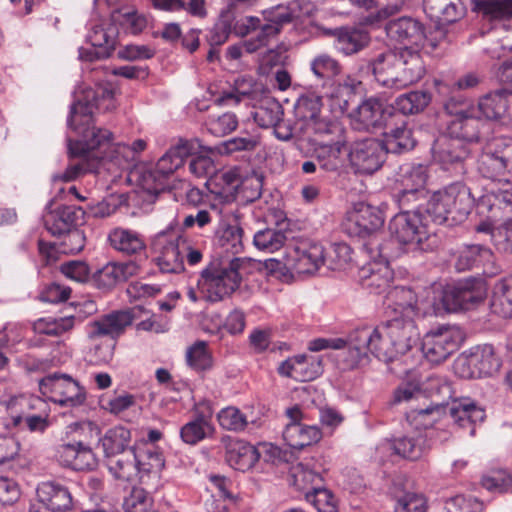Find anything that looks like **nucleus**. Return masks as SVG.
Masks as SVG:
<instances>
[{"label":"nucleus","mask_w":512,"mask_h":512,"mask_svg":"<svg viewBox=\"0 0 512 512\" xmlns=\"http://www.w3.org/2000/svg\"><path fill=\"white\" fill-rule=\"evenodd\" d=\"M115 108V90L110 83L83 90L71 105L67 119L68 127L77 134L75 140L67 138L68 156L93 157V154H98L104 155L105 160L111 158L107 151L113 145V133L97 127L93 114L94 110L109 112Z\"/></svg>","instance_id":"f257e3e1"},{"label":"nucleus","mask_w":512,"mask_h":512,"mask_svg":"<svg viewBox=\"0 0 512 512\" xmlns=\"http://www.w3.org/2000/svg\"><path fill=\"white\" fill-rule=\"evenodd\" d=\"M357 72L381 87L400 90L418 82L425 74V66L416 50L395 48L360 59Z\"/></svg>","instance_id":"f03ea898"},{"label":"nucleus","mask_w":512,"mask_h":512,"mask_svg":"<svg viewBox=\"0 0 512 512\" xmlns=\"http://www.w3.org/2000/svg\"><path fill=\"white\" fill-rule=\"evenodd\" d=\"M384 221L379 207L358 202L347 212L343 229L350 237L363 239L362 249L370 259H394L399 253L393 249L394 242L383 237Z\"/></svg>","instance_id":"7ed1b4c3"},{"label":"nucleus","mask_w":512,"mask_h":512,"mask_svg":"<svg viewBox=\"0 0 512 512\" xmlns=\"http://www.w3.org/2000/svg\"><path fill=\"white\" fill-rule=\"evenodd\" d=\"M476 202L470 188L457 181L433 192L426 212L435 224L455 227L467 220Z\"/></svg>","instance_id":"20e7f679"},{"label":"nucleus","mask_w":512,"mask_h":512,"mask_svg":"<svg viewBox=\"0 0 512 512\" xmlns=\"http://www.w3.org/2000/svg\"><path fill=\"white\" fill-rule=\"evenodd\" d=\"M348 343L349 350L344 353V363L348 369L368 363L369 353L385 363L403 355L395 342L380 331V324L352 330L348 334Z\"/></svg>","instance_id":"39448f33"},{"label":"nucleus","mask_w":512,"mask_h":512,"mask_svg":"<svg viewBox=\"0 0 512 512\" xmlns=\"http://www.w3.org/2000/svg\"><path fill=\"white\" fill-rule=\"evenodd\" d=\"M244 259L234 257L227 263L214 261L201 271L197 286L201 297L218 302L235 292L242 281Z\"/></svg>","instance_id":"423d86ee"},{"label":"nucleus","mask_w":512,"mask_h":512,"mask_svg":"<svg viewBox=\"0 0 512 512\" xmlns=\"http://www.w3.org/2000/svg\"><path fill=\"white\" fill-rule=\"evenodd\" d=\"M431 221L430 215L415 212H398L389 221V240L394 242L393 249L399 253L426 251L429 239L427 226Z\"/></svg>","instance_id":"0eeeda50"},{"label":"nucleus","mask_w":512,"mask_h":512,"mask_svg":"<svg viewBox=\"0 0 512 512\" xmlns=\"http://www.w3.org/2000/svg\"><path fill=\"white\" fill-rule=\"evenodd\" d=\"M488 295V285L484 278L468 276L447 284L442 291L441 303L447 312L475 310Z\"/></svg>","instance_id":"6e6552de"},{"label":"nucleus","mask_w":512,"mask_h":512,"mask_svg":"<svg viewBox=\"0 0 512 512\" xmlns=\"http://www.w3.org/2000/svg\"><path fill=\"white\" fill-rule=\"evenodd\" d=\"M142 308L140 306L127 310L112 311L100 316L98 319L88 324V337L95 339L98 337H110L115 341L124 333L126 327L130 326L133 320L140 316ZM115 342L105 346H97L95 353L101 352L99 359L108 362L112 359Z\"/></svg>","instance_id":"1a4fd4ad"},{"label":"nucleus","mask_w":512,"mask_h":512,"mask_svg":"<svg viewBox=\"0 0 512 512\" xmlns=\"http://www.w3.org/2000/svg\"><path fill=\"white\" fill-rule=\"evenodd\" d=\"M420 388L422 397L424 395L430 397L431 402L424 407L411 408L407 417L428 428L440 418L442 411L449 404L452 389L443 378L436 375L429 376Z\"/></svg>","instance_id":"9d476101"},{"label":"nucleus","mask_w":512,"mask_h":512,"mask_svg":"<svg viewBox=\"0 0 512 512\" xmlns=\"http://www.w3.org/2000/svg\"><path fill=\"white\" fill-rule=\"evenodd\" d=\"M478 172L487 179L496 180L512 172V138L498 137L488 142L478 159Z\"/></svg>","instance_id":"9b49d317"},{"label":"nucleus","mask_w":512,"mask_h":512,"mask_svg":"<svg viewBox=\"0 0 512 512\" xmlns=\"http://www.w3.org/2000/svg\"><path fill=\"white\" fill-rule=\"evenodd\" d=\"M39 387L44 395H49V399L60 406L78 407L86 400L84 387L68 374H49L39 381Z\"/></svg>","instance_id":"f8f14e48"},{"label":"nucleus","mask_w":512,"mask_h":512,"mask_svg":"<svg viewBox=\"0 0 512 512\" xmlns=\"http://www.w3.org/2000/svg\"><path fill=\"white\" fill-rule=\"evenodd\" d=\"M501 366L500 358L491 344L479 345L471 349L468 355L455 362L456 373L464 379L492 376Z\"/></svg>","instance_id":"ddd939ff"},{"label":"nucleus","mask_w":512,"mask_h":512,"mask_svg":"<svg viewBox=\"0 0 512 512\" xmlns=\"http://www.w3.org/2000/svg\"><path fill=\"white\" fill-rule=\"evenodd\" d=\"M462 342L463 334L458 327L442 326L424 336L421 350L429 362L440 364L456 352Z\"/></svg>","instance_id":"4468645a"},{"label":"nucleus","mask_w":512,"mask_h":512,"mask_svg":"<svg viewBox=\"0 0 512 512\" xmlns=\"http://www.w3.org/2000/svg\"><path fill=\"white\" fill-rule=\"evenodd\" d=\"M355 130L373 132L383 129L394 119L393 109L384 100L371 96L363 100L351 114Z\"/></svg>","instance_id":"2eb2a0df"},{"label":"nucleus","mask_w":512,"mask_h":512,"mask_svg":"<svg viewBox=\"0 0 512 512\" xmlns=\"http://www.w3.org/2000/svg\"><path fill=\"white\" fill-rule=\"evenodd\" d=\"M385 32L390 41L402 45L401 48L416 50L419 54L427 41L424 24L409 16L389 20L385 24Z\"/></svg>","instance_id":"dca6fc26"},{"label":"nucleus","mask_w":512,"mask_h":512,"mask_svg":"<svg viewBox=\"0 0 512 512\" xmlns=\"http://www.w3.org/2000/svg\"><path fill=\"white\" fill-rule=\"evenodd\" d=\"M386 151L376 138H366L355 142L349 152L352 167L360 174H373L379 170L386 159Z\"/></svg>","instance_id":"f3484780"},{"label":"nucleus","mask_w":512,"mask_h":512,"mask_svg":"<svg viewBox=\"0 0 512 512\" xmlns=\"http://www.w3.org/2000/svg\"><path fill=\"white\" fill-rule=\"evenodd\" d=\"M74 430H81L83 433L87 432L91 435L94 433L95 437L98 440V445L102 448L103 456L108 458L110 456H115L121 452H124L126 449H131L136 447L135 445H130L131 442V431L122 426H114L106 430L103 436L99 437L100 429L97 424L91 421H85L74 424Z\"/></svg>","instance_id":"a211bd4d"},{"label":"nucleus","mask_w":512,"mask_h":512,"mask_svg":"<svg viewBox=\"0 0 512 512\" xmlns=\"http://www.w3.org/2000/svg\"><path fill=\"white\" fill-rule=\"evenodd\" d=\"M286 415L290 422L286 424L283 431V439L291 449L302 450L321 440L322 432L317 425H306L300 422L304 416L298 406L288 408Z\"/></svg>","instance_id":"6ab92c4d"},{"label":"nucleus","mask_w":512,"mask_h":512,"mask_svg":"<svg viewBox=\"0 0 512 512\" xmlns=\"http://www.w3.org/2000/svg\"><path fill=\"white\" fill-rule=\"evenodd\" d=\"M512 210V182L499 181L486 188L477 199L476 211L479 215L490 214L492 218Z\"/></svg>","instance_id":"aec40b11"},{"label":"nucleus","mask_w":512,"mask_h":512,"mask_svg":"<svg viewBox=\"0 0 512 512\" xmlns=\"http://www.w3.org/2000/svg\"><path fill=\"white\" fill-rule=\"evenodd\" d=\"M380 331L395 342L403 355L411 350L419 339L415 321L404 312L396 314L392 319L382 321Z\"/></svg>","instance_id":"412c9836"},{"label":"nucleus","mask_w":512,"mask_h":512,"mask_svg":"<svg viewBox=\"0 0 512 512\" xmlns=\"http://www.w3.org/2000/svg\"><path fill=\"white\" fill-rule=\"evenodd\" d=\"M180 235L169 236L166 232H160L153 243L158 256L156 264L162 273H180L184 271V260L179 250Z\"/></svg>","instance_id":"4be33fe9"},{"label":"nucleus","mask_w":512,"mask_h":512,"mask_svg":"<svg viewBox=\"0 0 512 512\" xmlns=\"http://www.w3.org/2000/svg\"><path fill=\"white\" fill-rule=\"evenodd\" d=\"M140 270L139 260L108 263L92 274L91 284L101 290H110L117 284L139 274Z\"/></svg>","instance_id":"5701e85b"},{"label":"nucleus","mask_w":512,"mask_h":512,"mask_svg":"<svg viewBox=\"0 0 512 512\" xmlns=\"http://www.w3.org/2000/svg\"><path fill=\"white\" fill-rule=\"evenodd\" d=\"M85 211L76 205H60L48 210L44 216V226L53 236H62L76 229L84 222Z\"/></svg>","instance_id":"b1692460"},{"label":"nucleus","mask_w":512,"mask_h":512,"mask_svg":"<svg viewBox=\"0 0 512 512\" xmlns=\"http://www.w3.org/2000/svg\"><path fill=\"white\" fill-rule=\"evenodd\" d=\"M327 34L333 37L334 49L343 56H353L366 49L370 42V33L355 26H341L329 29Z\"/></svg>","instance_id":"393cba45"},{"label":"nucleus","mask_w":512,"mask_h":512,"mask_svg":"<svg viewBox=\"0 0 512 512\" xmlns=\"http://www.w3.org/2000/svg\"><path fill=\"white\" fill-rule=\"evenodd\" d=\"M383 129L385 131L380 142L387 154H404L415 147L416 140L413 137V131L407 127L406 121L397 122L393 119Z\"/></svg>","instance_id":"a878e982"},{"label":"nucleus","mask_w":512,"mask_h":512,"mask_svg":"<svg viewBox=\"0 0 512 512\" xmlns=\"http://www.w3.org/2000/svg\"><path fill=\"white\" fill-rule=\"evenodd\" d=\"M492 259V250L482 244H463L451 254L452 266L459 273L480 268Z\"/></svg>","instance_id":"bb28decb"},{"label":"nucleus","mask_w":512,"mask_h":512,"mask_svg":"<svg viewBox=\"0 0 512 512\" xmlns=\"http://www.w3.org/2000/svg\"><path fill=\"white\" fill-rule=\"evenodd\" d=\"M108 240L115 250L125 255L134 256L132 260H139L141 266L146 261V244L140 233L118 227L110 231Z\"/></svg>","instance_id":"cd10ccee"},{"label":"nucleus","mask_w":512,"mask_h":512,"mask_svg":"<svg viewBox=\"0 0 512 512\" xmlns=\"http://www.w3.org/2000/svg\"><path fill=\"white\" fill-rule=\"evenodd\" d=\"M423 11L438 25L452 24L466 15L464 0H423Z\"/></svg>","instance_id":"c85d7f7f"},{"label":"nucleus","mask_w":512,"mask_h":512,"mask_svg":"<svg viewBox=\"0 0 512 512\" xmlns=\"http://www.w3.org/2000/svg\"><path fill=\"white\" fill-rule=\"evenodd\" d=\"M511 102L512 96L507 88L497 89L479 98L475 112L486 120L498 121L508 114Z\"/></svg>","instance_id":"c756f323"},{"label":"nucleus","mask_w":512,"mask_h":512,"mask_svg":"<svg viewBox=\"0 0 512 512\" xmlns=\"http://www.w3.org/2000/svg\"><path fill=\"white\" fill-rule=\"evenodd\" d=\"M109 472L122 481L140 480L141 453L138 447L126 449L115 456L105 458Z\"/></svg>","instance_id":"7c9ffc66"},{"label":"nucleus","mask_w":512,"mask_h":512,"mask_svg":"<svg viewBox=\"0 0 512 512\" xmlns=\"http://www.w3.org/2000/svg\"><path fill=\"white\" fill-rule=\"evenodd\" d=\"M372 262L363 266L361 273L362 285L371 292L381 294L385 292L393 280L392 269L389 267L391 259H371Z\"/></svg>","instance_id":"2f4dec72"},{"label":"nucleus","mask_w":512,"mask_h":512,"mask_svg":"<svg viewBox=\"0 0 512 512\" xmlns=\"http://www.w3.org/2000/svg\"><path fill=\"white\" fill-rule=\"evenodd\" d=\"M84 232L78 228L68 231L64 234V238L60 243H51L44 240L38 241L39 253L46 259V263L50 264L57 260V253L76 254L83 250L85 246Z\"/></svg>","instance_id":"473e14b6"},{"label":"nucleus","mask_w":512,"mask_h":512,"mask_svg":"<svg viewBox=\"0 0 512 512\" xmlns=\"http://www.w3.org/2000/svg\"><path fill=\"white\" fill-rule=\"evenodd\" d=\"M39 502L53 512H65L72 507V495L69 489L57 482L46 481L36 489Z\"/></svg>","instance_id":"72a5a7b5"},{"label":"nucleus","mask_w":512,"mask_h":512,"mask_svg":"<svg viewBox=\"0 0 512 512\" xmlns=\"http://www.w3.org/2000/svg\"><path fill=\"white\" fill-rule=\"evenodd\" d=\"M346 139L337 138L319 142L314 147V159L320 168L327 172H336L343 163V153L346 152Z\"/></svg>","instance_id":"f704fd0d"},{"label":"nucleus","mask_w":512,"mask_h":512,"mask_svg":"<svg viewBox=\"0 0 512 512\" xmlns=\"http://www.w3.org/2000/svg\"><path fill=\"white\" fill-rule=\"evenodd\" d=\"M182 160L175 154L171 148L157 161L154 169L144 176L145 184L149 190L158 193L164 190L167 185V179L180 167Z\"/></svg>","instance_id":"c9c22d12"},{"label":"nucleus","mask_w":512,"mask_h":512,"mask_svg":"<svg viewBox=\"0 0 512 512\" xmlns=\"http://www.w3.org/2000/svg\"><path fill=\"white\" fill-rule=\"evenodd\" d=\"M263 21L257 16H243L233 21L232 31L236 36L246 37L254 34L249 40L244 41L243 46L248 53H253L268 44L265 35H262Z\"/></svg>","instance_id":"e433bc0d"},{"label":"nucleus","mask_w":512,"mask_h":512,"mask_svg":"<svg viewBox=\"0 0 512 512\" xmlns=\"http://www.w3.org/2000/svg\"><path fill=\"white\" fill-rule=\"evenodd\" d=\"M470 154L469 146L462 140L448 136L440 139L435 147V158L441 163L444 169L449 166H460Z\"/></svg>","instance_id":"4c0bfd02"},{"label":"nucleus","mask_w":512,"mask_h":512,"mask_svg":"<svg viewBox=\"0 0 512 512\" xmlns=\"http://www.w3.org/2000/svg\"><path fill=\"white\" fill-rule=\"evenodd\" d=\"M485 126L477 112L452 119L447 126V135L468 143L479 142L481 130Z\"/></svg>","instance_id":"58836bf2"},{"label":"nucleus","mask_w":512,"mask_h":512,"mask_svg":"<svg viewBox=\"0 0 512 512\" xmlns=\"http://www.w3.org/2000/svg\"><path fill=\"white\" fill-rule=\"evenodd\" d=\"M300 130L309 142L345 138L344 130L341 125L337 121L332 120L328 116H323L322 114L301 124Z\"/></svg>","instance_id":"ea45409f"},{"label":"nucleus","mask_w":512,"mask_h":512,"mask_svg":"<svg viewBox=\"0 0 512 512\" xmlns=\"http://www.w3.org/2000/svg\"><path fill=\"white\" fill-rule=\"evenodd\" d=\"M259 457L257 449L244 440H231L226 446V461L235 470L243 472L249 470L259 460Z\"/></svg>","instance_id":"a19ab883"},{"label":"nucleus","mask_w":512,"mask_h":512,"mask_svg":"<svg viewBox=\"0 0 512 512\" xmlns=\"http://www.w3.org/2000/svg\"><path fill=\"white\" fill-rule=\"evenodd\" d=\"M140 483L157 490L160 472L165 466L163 454L155 449L141 450Z\"/></svg>","instance_id":"79ce46f5"},{"label":"nucleus","mask_w":512,"mask_h":512,"mask_svg":"<svg viewBox=\"0 0 512 512\" xmlns=\"http://www.w3.org/2000/svg\"><path fill=\"white\" fill-rule=\"evenodd\" d=\"M262 15V35L266 36L267 41L277 36L284 25L291 23L298 16L295 9L285 5H277L265 10Z\"/></svg>","instance_id":"37998d69"},{"label":"nucleus","mask_w":512,"mask_h":512,"mask_svg":"<svg viewBox=\"0 0 512 512\" xmlns=\"http://www.w3.org/2000/svg\"><path fill=\"white\" fill-rule=\"evenodd\" d=\"M432 95L426 90H415L399 95L391 105L393 117L396 118V112L402 115L418 114L430 104Z\"/></svg>","instance_id":"c03bdc74"},{"label":"nucleus","mask_w":512,"mask_h":512,"mask_svg":"<svg viewBox=\"0 0 512 512\" xmlns=\"http://www.w3.org/2000/svg\"><path fill=\"white\" fill-rule=\"evenodd\" d=\"M464 4L488 20L512 18V0H464Z\"/></svg>","instance_id":"a18cd8bd"},{"label":"nucleus","mask_w":512,"mask_h":512,"mask_svg":"<svg viewBox=\"0 0 512 512\" xmlns=\"http://www.w3.org/2000/svg\"><path fill=\"white\" fill-rule=\"evenodd\" d=\"M490 309L493 314L502 318H512V277L495 283Z\"/></svg>","instance_id":"49530a36"},{"label":"nucleus","mask_w":512,"mask_h":512,"mask_svg":"<svg viewBox=\"0 0 512 512\" xmlns=\"http://www.w3.org/2000/svg\"><path fill=\"white\" fill-rule=\"evenodd\" d=\"M293 269L299 274H312L325 264V253L321 245L314 244L308 249L297 250Z\"/></svg>","instance_id":"de8ad7c7"},{"label":"nucleus","mask_w":512,"mask_h":512,"mask_svg":"<svg viewBox=\"0 0 512 512\" xmlns=\"http://www.w3.org/2000/svg\"><path fill=\"white\" fill-rule=\"evenodd\" d=\"M117 34V28L112 24L106 27L94 25L87 34V40L93 47L100 49V56H111L116 48Z\"/></svg>","instance_id":"09e8293b"},{"label":"nucleus","mask_w":512,"mask_h":512,"mask_svg":"<svg viewBox=\"0 0 512 512\" xmlns=\"http://www.w3.org/2000/svg\"><path fill=\"white\" fill-rule=\"evenodd\" d=\"M393 199L398 204L399 212H415L418 210L420 214H427L426 206L429 201L428 192L422 190H407L395 188Z\"/></svg>","instance_id":"8fccbe9b"},{"label":"nucleus","mask_w":512,"mask_h":512,"mask_svg":"<svg viewBox=\"0 0 512 512\" xmlns=\"http://www.w3.org/2000/svg\"><path fill=\"white\" fill-rule=\"evenodd\" d=\"M70 159H79L76 163H71L67 166L66 170L54 176V181L71 182L80 177L83 174L97 171L101 161L105 160L104 155L93 154L91 156L84 157H70Z\"/></svg>","instance_id":"3c124183"},{"label":"nucleus","mask_w":512,"mask_h":512,"mask_svg":"<svg viewBox=\"0 0 512 512\" xmlns=\"http://www.w3.org/2000/svg\"><path fill=\"white\" fill-rule=\"evenodd\" d=\"M70 159H79L76 163H71L67 166L66 170L54 176V181L71 182L80 177L83 174L97 171L101 161L105 160L104 155L93 154L91 156L84 157H70Z\"/></svg>","instance_id":"603ef678"},{"label":"nucleus","mask_w":512,"mask_h":512,"mask_svg":"<svg viewBox=\"0 0 512 512\" xmlns=\"http://www.w3.org/2000/svg\"><path fill=\"white\" fill-rule=\"evenodd\" d=\"M244 230L238 223L224 224L217 231L218 244L232 255L243 252Z\"/></svg>","instance_id":"864d4df0"},{"label":"nucleus","mask_w":512,"mask_h":512,"mask_svg":"<svg viewBox=\"0 0 512 512\" xmlns=\"http://www.w3.org/2000/svg\"><path fill=\"white\" fill-rule=\"evenodd\" d=\"M310 69L315 77L323 81V86L332 84L334 78L342 71L339 61L326 53L319 54L313 58L310 63Z\"/></svg>","instance_id":"5fc2aeb1"},{"label":"nucleus","mask_w":512,"mask_h":512,"mask_svg":"<svg viewBox=\"0 0 512 512\" xmlns=\"http://www.w3.org/2000/svg\"><path fill=\"white\" fill-rule=\"evenodd\" d=\"M234 20V9L227 6V9L220 13L217 22L206 34V39L210 46H221L228 40L230 34L233 33L232 25Z\"/></svg>","instance_id":"6e6d98bb"},{"label":"nucleus","mask_w":512,"mask_h":512,"mask_svg":"<svg viewBox=\"0 0 512 512\" xmlns=\"http://www.w3.org/2000/svg\"><path fill=\"white\" fill-rule=\"evenodd\" d=\"M213 432V427L203 414H197L195 418L180 429V437L186 444L196 445L207 438Z\"/></svg>","instance_id":"4d7b16f0"},{"label":"nucleus","mask_w":512,"mask_h":512,"mask_svg":"<svg viewBox=\"0 0 512 512\" xmlns=\"http://www.w3.org/2000/svg\"><path fill=\"white\" fill-rule=\"evenodd\" d=\"M427 180L428 171L426 166L422 164L411 165L402 171L395 188L417 189L422 190V192H428L426 189Z\"/></svg>","instance_id":"13d9d810"},{"label":"nucleus","mask_w":512,"mask_h":512,"mask_svg":"<svg viewBox=\"0 0 512 512\" xmlns=\"http://www.w3.org/2000/svg\"><path fill=\"white\" fill-rule=\"evenodd\" d=\"M186 362L196 372L210 370L213 366V358L205 341H197L187 349Z\"/></svg>","instance_id":"bf43d9fd"},{"label":"nucleus","mask_w":512,"mask_h":512,"mask_svg":"<svg viewBox=\"0 0 512 512\" xmlns=\"http://www.w3.org/2000/svg\"><path fill=\"white\" fill-rule=\"evenodd\" d=\"M361 84V81L347 76L342 82L338 83L335 91L331 93V98L336 100L342 112L349 110L350 104L354 101Z\"/></svg>","instance_id":"052dcab7"},{"label":"nucleus","mask_w":512,"mask_h":512,"mask_svg":"<svg viewBox=\"0 0 512 512\" xmlns=\"http://www.w3.org/2000/svg\"><path fill=\"white\" fill-rule=\"evenodd\" d=\"M286 239L287 237L283 231L266 228L257 231L253 235V244L259 250L274 252L284 245Z\"/></svg>","instance_id":"680f3d73"},{"label":"nucleus","mask_w":512,"mask_h":512,"mask_svg":"<svg viewBox=\"0 0 512 512\" xmlns=\"http://www.w3.org/2000/svg\"><path fill=\"white\" fill-rule=\"evenodd\" d=\"M394 512H427V501L422 494L401 491L393 494Z\"/></svg>","instance_id":"e2e57ef3"},{"label":"nucleus","mask_w":512,"mask_h":512,"mask_svg":"<svg viewBox=\"0 0 512 512\" xmlns=\"http://www.w3.org/2000/svg\"><path fill=\"white\" fill-rule=\"evenodd\" d=\"M283 114V108L278 101H267L254 112V120L262 128H274L282 122Z\"/></svg>","instance_id":"0e129e2a"},{"label":"nucleus","mask_w":512,"mask_h":512,"mask_svg":"<svg viewBox=\"0 0 512 512\" xmlns=\"http://www.w3.org/2000/svg\"><path fill=\"white\" fill-rule=\"evenodd\" d=\"M322 97L313 93L301 95L295 105L296 114L300 123H306L319 115L322 110Z\"/></svg>","instance_id":"69168bd1"},{"label":"nucleus","mask_w":512,"mask_h":512,"mask_svg":"<svg viewBox=\"0 0 512 512\" xmlns=\"http://www.w3.org/2000/svg\"><path fill=\"white\" fill-rule=\"evenodd\" d=\"M443 108L447 114L454 118H460L475 112V105L472 100L454 88H452L449 97L443 102Z\"/></svg>","instance_id":"338daca9"},{"label":"nucleus","mask_w":512,"mask_h":512,"mask_svg":"<svg viewBox=\"0 0 512 512\" xmlns=\"http://www.w3.org/2000/svg\"><path fill=\"white\" fill-rule=\"evenodd\" d=\"M483 503L471 496L456 495L444 502L446 512H482Z\"/></svg>","instance_id":"774afa93"}]
</instances>
